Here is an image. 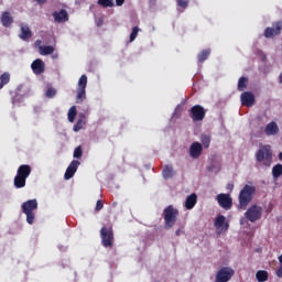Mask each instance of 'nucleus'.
Returning <instances> with one entry per match:
<instances>
[{"label": "nucleus", "instance_id": "1", "mask_svg": "<svg viewBox=\"0 0 282 282\" xmlns=\"http://www.w3.org/2000/svg\"><path fill=\"white\" fill-rule=\"evenodd\" d=\"M256 186L254 185H245L241 191L239 192L238 196V209H247L249 204L253 199V195L256 194Z\"/></svg>", "mask_w": 282, "mask_h": 282}, {"label": "nucleus", "instance_id": "2", "mask_svg": "<svg viewBox=\"0 0 282 282\" xmlns=\"http://www.w3.org/2000/svg\"><path fill=\"white\" fill-rule=\"evenodd\" d=\"M257 163H260L264 167H270L273 161V152L271 145H261L254 154Z\"/></svg>", "mask_w": 282, "mask_h": 282}, {"label": "nucleus", "instance_id": "3", "mask_svg": "<svg viewBox=\"0 0 282 282\" xmlns=\"http://www.w3.org/2000/svg\"><path fill=\"white\" fill-rule=\"evenodd\" d=\"M37 208H39L37 199H29L21 205L22 213L26 215V223L29 225L34 224L35 221L34 210H37Z\"/></svg>", "mask_w": 282, "mask_h": 282}, {"label": "nucleus", "instance_id": "4", "mask_svg": "<svg viewBox=\"0 0 282 282\" xmlns=\"http://www.w3.org/2000/svg\"><path fill=\"white\" fill-rule=\"evenodd\" d=\"M163 215H164V227L166 229H170L174 227V225L176 224L180 212L178 209L174 208L173 205H169L166 208H164Z\"/></svg>", "mask_w": 282, "mask_h": 282}, {"label": "nucleus", "instance_id": "5", "mask_svg": "<svg viewBox=\"0 0 282 282\" xmlns=\"http://www.w3.org/2000/svg\"><path fill=\"white\" fill-rule=\"evenodd\" d=\"M100 239H101V245L105 248H109V249L113 248V246H115V232H113L112 226L101 227V229H100Z\"/></svg>", "mask_w": 282, "mask_h": 282}, {"label": "nucleus", "instance_id": "6", "mask_svg": "<svg viewBox=\"0 0 282 282\" xmlns=\"http://www.w3.org/2000/svg\"><path fill=\"white\" fill-rule=\"evenodd\" d=\"M87 84H88L87 75H82L78 79V86H77V95H76L77 104H80L87 98L86 96Z\"/></svg>", "mask_w": 282, "mask_h": 282}, {"label": "nucleus", "instance_id": "7", "mask_svg": "<svg viewBox=\"0 0 282 282\" xmlns=\"http://www.w3.org/2000/svg\"><path fill=\"white\" fill-rule=\"evenodd\" d=\"M262 213V207L257 204H253L246 210L245 217L247 220L256 223L257 220L261 219Z\"/></svg>", "mask_w": 282, "mask_h": 282}, {"label": "nucleus", "instance_id": "8", "mask_svg": "<svg viewBox=\"0 0 282 282\" xmlns=\"http://www.w3.org/2000/svg\"><path fill=\"white\" fill-rule=\"evenodd\" d=\"M235 275V270L228 267L219 269L215 276V282H229Z\"/></svg>", "mask_w": 282, "mask_h": 282}, {"label": "nucleus", "instance_id": "9", "mask_svg": "<svg viewBox=\"0 0 282 282\" xmlns=\"http://www.w3.org/2000/svg\"><path fill=\"white\" fill-rule=\"evenodd\" d=\"M189 117L193 121H203L206 117V110L200 105H195L189 109Z\"/></svg>", "mask_w": 282, "mask_h": 282}, {"label": "nucleus", "instance_id": "10", "mask_svg": "<svg viewBox=\"0 0 282 282\" xmlns=\"http://www.w3.org/2000/svg\"><path fill=\"white\" fill-rule=\"evenodd\" d=\"M282 33V21L274 22L272 24V28H267L264 30V37L265 39H272L273 36H279V34Z\"/></svg>", "mask_w": 282, "mask_h": 282}, {"label": "nucleus", "instance_id": "11", "mask_svg": "<svg viewBox=\"0 0 282 282\" xmlns=\"http://www.w3.org/2000/svg\"><path fill=\"white\" fill-rule=\"evenodd\" d=\"M214 226L216 229V234L220 235L223 232L228 231L230 225L228 221H226L225 216L219 215L218 217H216Z\"/></svg>", "mask_w": 282, "mask_h": 282}, {"label": "nucleus", "instance_id": "12", "mask_svg": "<svg viewBox=\"0 0 282 282\" xmlns=\"http://www.w3.org/2000/svg\"><path fill=\"white\" fill-rule=\"evenodd\" d=\"M216 199L218 205L225 210L231 209L234 203L230 194H218Z\"/></svg>", "mask_w": 282, "mask_h": 282}, {"label": "nucleus", "instance_id": "13", "mask_svg": "<svg viewBox=\"0 0 282 282\" xmlns=\"http://www.w3.org/2000/svg\"><path fill=\"white\" fill-rule=\"evenodd\" d=\"M52 17L55 23H67L69 21V14L66 9L53 12Z\"/></svg>", "mask_w": 282, "mask_h": 282}, {"label": "nucleus", "instance_id": "14", "mask_svg": "<svg viewBox=\"0 0 282 282\" xmlns=\"http://www.w3.org/2000/svg\"><path fill=\"white\" fill-rule=\"evenodd\" d=\"M79 165H80V162L78 160H73L65 171L64 178L65 180L73 178Z\"/></svg>", "mask_w": 282, "mask_h": 282}, {"label": "nucleus", "instance_id": "15", "mask_svg": "<svg viewBox=\"0 0 282 282\" xmlns=\"http://www.w3.org/2000/svg\"><path fill=\"white\" fill-rule=\"evenodd\" d=\"M31 69L35 76H41L45 72V63L41 59H34L31 64Z\"/></svg>", "mask_w": 282, "mask_h": 282}, {"label": "nucleus", "instance_id": "16", "mask_svg": "<svg viewBox=\"0 0 282 282\" xmlns=\"http://www.w3.org/2000/svg\"><path fill=\"white\" fill-rule=\"evenodd\" d=\"M203 144L199 142H193L189 147V156L192 159H198L203 154Z\"/></svg>", "mask_w": 282, "mask_h": 282}, {"label": "nucleus", "instance_id": "17", "mask_svg": "<svg viewBox=\"0 0 282 282\" xmlns=\"http://www.w3.org/2000/svg\"><path fill=\"white\" fill-rule=\"evenodd\" d=\"M241 105L247 107H252L256 101V97L250 91H245L240 96Z\"/></svg>", "mask_w": 282, "mask_h": 282}, {"label": "nucleus", "instance_id": "18", "mask_svg": "<svg viewBox=\"0 0 282 282\" xmlns=\"http://www.w3.org/2000/svg\"><path fill=\"white\" fill-rule=\"evenodd\" d=\"M32 36H33V33H32L29 24L21 23L19 39H21V41H28V39H32Z\"/></svg>", "mask_w": 282, "mask_h": 282}, {"label": "nucleus", "instance_id": "19", "mask_svg": "<svg viewBox=\"0 0 282 282\" xmlns=\"http://www.w3.org/2000/svg\"><path fill=\"white\" fill-rule=\"evenodd\" d=\"M0 21L3 25V28H11V25H13V23H14V19L9 11H4L1 13Z\"/></svg>", "mask_w": 282, "mask_h": 282}, {"label": "nucleus", "instance_id": "20", "mask_svg": "<svg viewBox=\"0 0 282 282\" xmlns=\"http://www.w3.org/2000/svg\"><path fill=\"white\" fill-rule=\"evenodd\" d=\"M279 131H280L279 126H278V123L274 122V121H271V122L268 123V124L265 126V128H264V133H265L267 135H275V134L279 133Z\"/></svg>", "mask_w": 282, "mask_h": 282}, {"label": "nucleus", "instance_id": "21", "mask_svg": "<svg viewBox=\"0 0 282 282\" xmlns=\"http://www.w3.org/2000/svg\"><path fill=\"white\" fill-rule=\"evenodd\" d=\"M31 173H32V167L28 164L20 165L17 171V175L24 178H28L31 175Z\"/></svg>", "mask_w": 282, "mask_h": 282}, {"label": "nucleus", "instance_id": "22", "mask_svg": "<svg viewBox=\"0 0 282 282\" xmlns=\"http://www.w3.org/2000/svg\"><path fill=\"white\" fill-rule=\"evenodd\" d=\"M196 204H197V194L193 193L189 196H187L185 200V208L193 209Z\"/></svg>", "mask_w": 282, "mask_h": 282}, {"label": "nucleus", "instance_id": "23", "mask_svg": "<svg viewBox=\"0 0 282 282\" xmlns=\"http://www.w3.org/2000/svg\"><path fill=\"white\" fill-rule=\"evenodd\" d=\"M54 52H55V48L54 46H51V45L39 47V54L41 56H50L51 54H54Z\"/></svg>", "mask_w": 282, "mask_h": 282}, {"label": "nucleus", "instance_id": "24", "mask_svg": "<svg viewBox=\"0 0 282 282\" xmlns=\"http://www.w3.org/2000/svg\"><path fill=\"white\" fill-rule=\"evenodd\" d=\"M256 279L258 282H265L269 280V273L265 270H259L256 273Z\"/></svg>", "mask_w": 282, "mask_h": 282}, {"label": "nucleus", "instance_id": "25", "mask_svg": "<svg viewBox=\"0 0 282 282\" xmlns=\"http://www.w3.org/2000/svg\"><path fill=\"white\" fill-rule=\"evenodd\" d=\"M162 175L165 180L172 178L174 176L173 166L165 165L162 170Z\"/></svg>", "mask_w": 282, "mask_h": 282}, {"label": "nucleus", "instance_id": "26", "mask_svg": "<svg viewBox=\"0 0 282 282\" xmlns=\"http://www.w3.org/2000/svg\"><path fill=\"white\" fill-rule=\"evenodd\" d=\"M26 185V178L20 175L14 176V186L17 188H23Z\"/></svg>", "mask_w": 282, "mask_h": 282}, {"label": "nucleus", "instance_id": "27", "mask_svg": "<svg viewBox=\"0 0 282 282\" xmlns=\"http://www.w3.org/2000/svg\"><path fill=\"white\" fill-rule=\"evenodd\" d=\"M11 80V75L10 73H3L1 76H0V90L10 83Z\"/></svg>", "mask_w": 282, "mask_h": 282}, {"label": "nucleus", "instance_id": "28", "mask_svg": "<svg viewBox=\"0 0 282 282\" xmlns=\"http://www.w3.org/2000/svg\"><path fill=\"white\" fill-rule=\"evenodd\" d=\"M210 56V50H204L197 55L198 63H205L207 58Z\"/></svg>", "mask_w": 282, "mask_h": 282}, {"label": "nucleus", "instance_id": "29", "mask_svg": "<svg viewBox=\"0 0 282 282\" xmlns=\"http://www.w3.org/2000/svg\"><path fill=\"white\" fill-rule=\"evenodd\" d=\"M84 119H85V116L82 115L80 118L77 120V122L74 124L73 130L75 132H78L84 128V124L86 123Z\"/></svg>", "mask_w": 282, "mask_h": 282}, {"label": "nucleus", "instance_id": "30", "mask_svg": "<svg viewBox=\"0 0 282 282\" xmlns=\"http://www.w3.org/2000/svg\"><path fill=\"white\" fill-rule=\"evenodd\" d=\"M77 116V108L76 106H73L69 108L68 113H67V118L69 122H74Z\"/></svg>", "mask_w": 282, "mask_h": 282}, {"label": "nucleus", "instance_id": "31", "mask_svg": "<svg viewBox=\"0 0 282 282\" xmlns=\"http://www.w3.org/2000/svg\"><path fill=\"white\" fill-rule=\"evenodd\" d=\"M97 3L101 8H115V1L113 0H97Z\"/></svg>", "mask_w": 282, "mask_h": 282}, {"label": "nucleus", "instance_id": "32", "mask_svg": "<svg viewBox=\"0 0 282 282\" xmlns=\"http://www.w3.org/2000/svg\"><path fill=\"white\" fill-rule=\"evenodd\" d=\"M282 175V164H276L272 167L273 178H278Z\"/></svg>", "mask_w": 282, "mask_h": 282}, {"label": "nucleus", "instance_id": "33", "mask_svg": "<svg viewBox=\"0 0 282 282\" xmlns=\"http://www.w3.org/2000/svg\"><path fill=\"white\" fill-rule=\"evenodd\" d=\"M248 82H249L248 77H245V76L240 77L238 79V86H237L238 90H243L247 87Z\"/></svg>", "mask_w": 282, "mask_h": 282}, {"label": "nucleus", "instance_id": "34", "mask_svg": "<svg viewBox=\"0 0 282 282\" xmlns=\"http://www.w3.org/2000/svg\"><path fill=\"white\" fill-rule=\"evenodd\" d=\"M200 142H202L204 148H206V149L209 148L210 142H212L210 135H206V134L200 135Z\"/></svg>", "mask_w": 282, "mask_h": 282}, {"label": "nucleus", "instance_id": "35", "mask_svg": "<svg viewBox=\"0 0 282 282\" xmlns=\"http://www.w3.org/2000/svg\"><path fill=\"white\" fill-rule=\"evenodd\" d=\"M139 32H140L139 26H134V28L132 29V32H131L130 37H129L130 43H133V41H135V39H137Z\"/></svg>", "mask_w": 282, "mask_h": 282}, {"label": "nucleus", "instance_id": "36", "mask_svg": "<svg viewBox=\"0 0 282 282\" xmlns=\"http://www.w3.org/2000/svg\"><path fill=\"white\" fill-rule=\"evenodd\" d=\"M56 94H57V90L55 88H53V87L46 88L45 96L47 98H54L56 96Z\"/></svg>", "mask_w": 282, "mask_h": 282}, {"label": "nucleus", "instance_id": "37", "mask_svg": "<svg viewBox=\"0 0 282 282\" xmlns=\"http://www.w3.org/2000/svg\"><path fill=\"white\" fill-rule=\"evenodd\" d=\"M82 156H83V148H82V145H78V147L74 150V158L80 159Z\"/></svg>", "mask_w": 282, "mask_h": 282}, {"label": "nucleus", "instance_id": "38", "mask_svg": "<svg viewBox=\"0 0 282 282\" xmlns=\"http://www.w3.org/2000/svg\"><path fill=\"white\" fill-rule=\"evenodd\" d=\"M176 4L178 6V8H182L183 10H186V8H188L187 0H176Z\"/></svg>", "mask_w": 282, "mask_h": 282}, {"label": "nucleus", "instance_id": "39", "mask_svg": "<svg viewBox=\"0 0 282 282\" xmlns=\"http://www.w3.org/2000/svg\"><path fill=\"white\" fill-rule=\"evenodd\" d=\"M104 208V202L102 200H97L95 210L100 212Z\"/></svg>", "mask_w": 282, "mask_h": 282}, {"label": "nucleus", "instance_id": "40", "mask_svg": "<svg viewBox=\"0 0 282 282\" xmlns=\"http://www.w3.org/2000/svg\"><path fill=\"white\" fill-rule=\"evenodd\" d=\"M234 187H235V185H234L232 183H228V184L226 185V189L229 191V192H232V191H234Z\"/></svg>", "mask_w": 282, "mask_h": 282}, {"label": "nucleus", "instance_id": "41", "mask_svg": "<svg viewBox=\"0 0 282 282\" xmlns=\"http://www.w3.org/2000/svg\"><path fill=\"white\" fill-rule=\"evenodd\" d=\"M156 0H149V8H155Z\"/></svg>", "mask_w": 282, "mask_h": 282}, {"label": "nucleus", "instance_id": "42", "mask_svg": "<svg viewBox=\"0 0 282 282\" xmlns=\"http://www.w3.org/2000/svg\"><path fill=\"white\" fill-rule=\"evenodd\" d=\"M35 47H43L42 45V40H36L35 43H34Z\"/></svg>", "mask_w": 282, "mask_h": 282}, {"label": "nucleus", "instance_id": "43", "mask_svg": "<svg viewBox=\"0 0 282 282\" xmlns=\"http://www.w3.org/2000/svg\"><path fill=\"white\" fill-rule=\"evenodd\" d=\"M126 3V0H116V6L121 7Z\"/></svg>", "mask_w": 282, "mask_h": 282}, {"label": "nucleus", "instance_id": "44", "mask_svg": "<svg viewBox=\"0 0 282 282\" xmlns=\"http://www.w3.org/2000/svg\"><path fill=\"white\" fill-rule=\"evenodd\" d=\"M276 276L278 278H282V267L280 265V268L276 270Z\"/></svg>", "mask_w": 282, "mask_h": 282}, {"label": "nucleus", "instance_id": "45", "mask_svg": "<svg viewBox=\"0 0 282 282\" xmlns=\"http://www.w3.org/2000/svg\"><path fill=\"white\" fill-rule=\"evenodd\" d=\"M46 1H47V0H37V3H39L40 6H43V3H46Z\"/></svg>", "mask_w": 282, "mask_h": 282}, {"label": "nucleus", "instance_id": "46", "mask_svg": "<svg viewBox=\"0 0 282 282\" xmlns=\"http://www.w3.org/2000/svg\"><path fill=\"white\" fill-rule=\"evenodd\" d=\"M182 232H183V230L177 229V230L175 231V235H176V236H181Z\"/></svg>", "mask_w": 282, "mask_h": 282}, {"label": "nucleus", "instance_id": "47", "mask_svg": "<svg viewBox=\"0 0 282 282\" xmlns=\"http://www.w3.org/2000/svg\"><path fill=\"white\" fill-rule=\"evenodd\" d=\"M279 83L282 84V73L279 75Z\"/></svg>", "mask_w": 282, "mask_h": 282}, {"label": "nucleus", "instance_id": "48", "mask_svg": "<svg viewBox=\"0 0 282 282\" xmlns=\"http://www.w3.org/2000/svg\"><path fill=\"white\" fill-rule=\"evenodd\" d=\"M246 223V219L245 218H241L240 219V225H243Z\"/></svg>", "mask_w": 282, "mask_h": 282}, {"label": "nucleus", "instance_id": "49", "mask_svg": "<svg viewBox=\"0 0 282 282\" xmlns=\"http://www.w3.org/2000/svg\"><path fill=\"white\" fill-rule=\"evenodd\" d=\"M279 262H280V264H281V267H282V254L279 256Z\"/></svg>", "mask_w": 282, "mask_h": 282}, {"label": "nucleus", "instance_id": "50", "mask_svg": "<svg viewBox=\"0 0 282 282\" xmlns=\"http://www.w3.org/2000/svg\"><path fill=\"white\" fill-rule=\"evenodd\" d=\"M278 156H279V160H280V161H282V152H281V153H279V155H278Z\"/></svg>", "mask_w": 282, "mask_h": 282}, {"label": "nucleus", "instance_id": "51", "mask_svg": "<svg viewBox=\"0 0 282 282\" xmlns=\"http://www.w3.org/2000/svg\"><path fill=\"white\" fill-rule=\"evenodd\" d=\"M12 104H13V105H15V104H17L15 98H12Z\"/></svg>", "mask_w": 282, "mask_h": 282}, {"label": "nucleus", "instance_id": "52", "mask_svg": "<svg viewBox=\"0 0 282 282\" xmlns=\"http://www.w3.org/2000/svg\"><path fill=\"white\" fill-rule=\"evenodd\" d=\"M281 47H282V44H281Z\"/></svg>", "mask_w": 282, "mask_h": 282}]
</instances>
